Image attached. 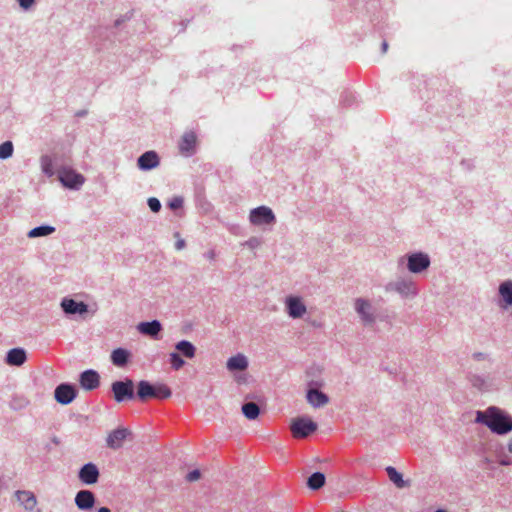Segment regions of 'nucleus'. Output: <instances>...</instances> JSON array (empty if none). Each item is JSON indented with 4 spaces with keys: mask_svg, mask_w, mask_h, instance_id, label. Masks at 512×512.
Returning a JSON list of instances; mask_svg holds the SVG:
<instances>
[{
    "mask_svg": "<svg viewBox=\"0 0 512 512\" xmlns=\"http://www.w3.org/2000/svg\"><path fill=\"white\" fill-rule=\"evenodd\" d=\"M183 204V200L180 197H175L169 202V207L173 210L180 208Z\"/></svg>",
    "mask_w": 512,
    "mask_h": 512,
    "instance_id": "nucleus-37",
    "label": "nucleus"
},
{
    "mask_svg": "<svg viewBox=\"0 0 512 512\" xmlns=\"http://www.w3.org/2000/svg\"><path fill=\"white\" fill-rule=\"evenodd\" d=\"M499 293L507 305H512V282L506 281L499 287Z\"/></svg>",
    "mask_w": 512,
    "mask_h": 512,
    "instance_id": "nucleus-29",
    "label": "nucleus"
},
{
    "mask_svg": "<svg viewBox=\"0 0 512 512\" xmlns=\"http://www.w3.org/2000/svg\"><path fill=\"white\" fill-rule=\"evenodd\" d=\"M288 314L292 318H300L306 313V306L299 297H288L286 300Z\"/></svg>",
    "mask_w": 512,
    "mask_h": 512,
    "instance_id": "nucleus-13",
    "label": "nucleus"
},
{
    "mask_svg": "<svg viewBox=\"0 0 512 512\" xmlns=\"http://www.w3.org/2000/svg\"><path fill=\"white\" fill-rule=\"evenodd\" d=\"M185 247V241L183 239H179L177 240V242L175 243V248L177 250H181Z\"/></svg>",
    "mask_w": 512,
    "mask_h": 512,
    "instance_id": "nucleus-40",
    "label": "nucleus"
},
{
    "mask_svg": "<svg viewBox=\"0 0 512 512\" xmlns=\"http://www.w3.org/2000/svg\"><path fill=\"white\" fill-rule=\"evenodd\" d=\"M472 385L479 390H484L487 387L485 379L480 376H473L471 379Z\"/></svg>",
    "mask_w": 512,
    "mask_h": 512,
    "instance_id": "nucleus-34",
    "label": "nucleus"
},
{
    "mask_svg": "<svg viewBox=\"0 0 512 512\" xmlns=\"http://www.w3.org/2000/svg\"><path fill=\"white\" fill-rule=\"evenodd\" d=\"M476 422L486 425L492 432L503 435L512 430V417L497 407L478 411Z\"/></svg>",
    "mask_w": 512,
    "mask_h": 512,
    "instance_id": "nucleus-1",
    "label": "nucleus"
},
{
    "mask_svg": "<svg viewBox=\"0 0 512 512\" xmlns=\"http://www.w3.org/2000/svg\"><path fill=\"white\" fill-rule=\"evenodd\" d=\"M61 306L67 314H84L88 311V306L84 302H76L73 299H64Z\"/></svg>",
    "mask_w": 512,
    "mask_h": 512,
    "instance_id": "nucleus-17",
    "label": "nucleus"
},
{
    "mask_svg": "<svg viewBox=\"0 0 512 512\" xmlns=\"http://www.w3.org/2000/svg\"><path fill=\"white\" fill-rule=\"evenodd\" d=\"M205 257L209 260V261H213L215 260L216 258V252L214 249H210L209 251H207L205 253Z\"/></svg>",
    "mask_w": 512,
    "mask_h": 512,
    "instance_id": "nucleus-39",
    "label": "nucleus"
},
{
    "mask_svg": "<svg viewBox=\"0 0 512 512\" xmlns=\"http://www.w3.org/2000/svg\"><path fill=\"white\" fill-rule=\"evenodd\" d=\"M130 435L127 428H118L111 431L106 438V445L111 449H119L123 446L125 439Z\"/></svg>",
    "mask_w": 512,
    "mask_h": 512,
    "instance_id": "nucleus-8",
    "label": "nucleus"
},
{
    "mask_svg": "<svg viewBox=\"0 0 512 512\" xmlns=\"http://www.w3.org/2000/svg\"><path fill=\"white\" fill-rule=\"evenodd\" d=\"M79 382L83 389L91 391L100 385V376L94 370H86L81 373Z\"/></svg>",
    "mask_w": 512,
    "mask_h": 512,
    "instance_id": "nucleus-12",
    "label": "nucleus"
},
{
    "mask_svg": "<svg viewBox=\"0 0 512 512\" xmlns=\"http://www.w3.org/2000/svg\"><path fill=\"white\" fill-rule=\"evenodd\" d=\"M242 412L247 419L254 420L259 416L260 409L256 403L248 402L242 406Z\"/></svg>",
    "mask_w": 512,
    "mask_h": 512,
    "instance_id": "nucleus-26",
    "label": "nucleus"
},
{
    "mask_svg": "<svg viewBox=\"0 0 512 512\" xmlns=\"http://www.w3.org/2000/svg\"><path fill=\"white\" fill-rule=\"evenodd\" d=\"M99 478V470L93 463L85 464L79 471V479L87 485L95 484Z\"/></svg>",
    "mask_w": 512,
    "mask_h": 512,
    "instance_id": "nucleus-11",
    "label": "nucleus"
},
{
    "mask_svg": "<svg viewBox=\"0 0 512 512\" xmlns=\"http://www.w3.org/2000/svg\"><path fill=\"white\" fill-rule=\"evenodd\" d=\"M55 399L58 403L67 405L76 397V390L72 385L60 384L54 392Z\"/></svg>",
    "mask_w": 512,
    "mask_h": 512,
    "instance_id": "nucleus-9",
    "label": "nucleus"
},
{
    "mask_svg": "<svg viewBox=\"0 0 512 512\" xmlns=\"http://www.w3.org/2000/svg\"><path fill=\"white\" fill-rule=\"evenodd\" d=\"M18 1H19V5L23 9H29L35 2V0H18Z\"/></svg>",
    "mask_w": 512,
    "mask_h": 512,
    "instance_id": "nucleus-38",
    "label": "nucleus"
},
{
    "mask_svg": "<svg viewBox=\"0 0 512 512\" xmlns=\"http://www.w3.org/2000/svg\"><path fill=\"white\" fill-rule=\"evenodd\" d=\"M430 265V259L426 254L415 253L408 257V269L412 273H420Z\"/></svg>",
    "mask_w": 512,
    "mask_h": 512,
    "instance_id": "nucleus-7",
    "label": "nucleus"
},
{
    "mask_svg": "<svg viewBox=\"0 0 512 512\" xmlns=\"http://www.w3.org/2000/svg\"><path fill=\"white\" fill-rule=\"evenodd\" d=\"M248 367L247 358L242 354L230 357L227 361V368L230 371H243Z\"/></svg>",
    "mask_w": 512,
    "mask_h": 512,
    "instance_id": "nucleus-20",
    "label": "nucleus"
},
{
    "mask_svg": "<svg viewBox=\"0 0 512 512\" xmlns=\"http://www.w3.org/2000/svg\"><path fill=\"white\" fill-rule=\"evenodd\" d=\"M17 502L28 512L35 510L37 499L33 492L28 490H17L14 493Z\"/></svg>",
    "mask_w": 512,
    "mask_h": 512,
    "instance_id": "nucleus-10",
    "label": "nucleus"
},
{
    "mask_svg": "<svg viewBox=\"0 0 512 512\" xmlns=\"http://www.w3.org/2000/svg\"><path fill=\"white\" fill-rule=\"evenodd\" d=\"M200 477H201V473H200V471H199L198 469H195V470H193V471L189 472V473L186 475V477H185V478H186V480H187L188 482H194V481L199 480V479H200Z\"/></svg>",
    "mask_w": 512,
    "mask_h": 512,
    "instance_id": "nucleus-36",
    "label": "nucleus"
},
{
    "mask_svg": "<svg viewBox=\"0 0 512 512\" xmlns=\"http://www.w3.org/2000/svg\"><path fill=\"white\" fill-rule=\"evenodd\" d=\"M176 350L179 351L186 358L192 359L196 354L195 346L186 340L178 342L175 346Z\"/></svg>",
    "mask_w": 512,
    "mask_h": 512,
    "instance_id": "nucleus-24",
    "label": "nucleus"
},
{
    "mask_svg": "<svg viewBox=\"0 0 512 512\" xmlns=\"http://www.w3.org/2000/svg\"><path fill=\"white\" fill-rule=\"evenodd\" d=\"M155 388L148 381L142 380L138 383L137 386V397L141 401H146L150 398H154L155 396Z\"/></svg>",
    "mask_w": 512,
    "mask_h": 512,
    "instance_id": "nucleus-18",
    "label": "nucleus"
},
{
    "mask_svg": "<svg viewBox=\"0 0 512 512\" xmlns=\"http://www.w3.org/2000/svg\"><path fill=\"white\" fill-rule=\"evenodd\" d=\"M388 46H389V45H388L387 41H383V42H382L381 49H382V53H383V54H385V53L387 52V50H388Z\"/></svg>",
    "mask_w": 512,
    "mask_h": 512,
    "instance_id": "nucleus-41",
    "label": "nucleus"
},
{
    "mask_svg": "<svg viewBox=\"0 0 512 512\" xmlns=\"http://www.w3.org/2000/svg\"><path fill=\"white\" fill-rule=\"evenodd\" d=\"M55 231V228L52 226H39L31 229L28 232L29 238H36L41 236H47Z\"/></svg>",
    "mask_w": 512,
    "mask_h": 512,
    "instance_id": "nucleus-30",
    "label": "nucleus"
},
{
    "mask_svg": "<svg viewBox=\"0 0 512 512\" xmlns=\"http://www.w3.org/2000/svg\"><path fill=\"white\" fill-rule=\"evenodd\" d=\"M13 153V144L10 141H6L0 145V159H7Z\"/></svg>",
    "mask_w": 512,
    "mask_h": 512,
    "instance_id": "nucleus-32",
    "label": "nucleus"
},
{
    "mask_svg": "<svg viewBox=\"0 0 512 512\" xmlns=\"http://www.w3.org/2000/svg\"><path fill=\"white\" fill-rule=\"evenodd\" d=\"M155 388V396L154 398H158V399H167L171 396V390L169 389V387L165 384H159V385H156L154 386Z\"/></svg>",
    "mask_w": 512,
    "mask_h": 512,
    "instance_id": "nucleus-31",
    "label": "nucleus"
},
{
    "mask_svg": "<svg viewBox=\"0 0 512 512\" xmlns=\"http://www.w3.org/2000/svg\"><path fill=\"white\" fill-rule=\"evenodd\" d=\"M309 488L317 490L325 484V476L323 473L315 472L309 478L307 482Z\"/></svg>",
    "mask_w": 512,
    "mask_h": 512,
    "instance_id": "nucleus-28",
    "label": "nucleus"
},
{
    "mask_svg": "<svg viewBox=\"0 0 512 512\" xmlns=\"http://www.w3.org/2000/svg\"><path fill=\"white\" fill-rule=\"evenodd\" d=\"M290 430L294 438H306L317 430V424L309 418L297 417L291 420Z\"/></svg>",
    "mask_w": 512,
    "mask_h": 512,
    "instance_id": "nucleus-2",
    "label": "nucleus"
},
{
    "mask_svg": "<svg viewBox=\"0 0 512 512\" xmlns=\"http://www.w3.org/2000/svg\"><path fill=\"white\" fill-rule=\"evenodd\" d=\"M148 206L153 212H158L161 209L160 201L154 197L148 199Z\"/></svg>",
    "mask_w": 512,
    "mask_h": 512,
    "instance_id": "nucleus-35",
    "label": "nucleus"
},
{
    "mask_svg": "<svg viewBox=\"0 0 512 512\" xmlns=\"http://www.w3.org/2000/svg\"><path fill=\"white\" fill-rule=\"evenodd\" d=\"M436 512H446V511L443 509H438Z\"/></svg>",
    "mask_w": 512,
    "mask_h": 512,
    "instance_id": "nucleus-44",
    "label": "nucleus"
},
{
    "mask_svg": "<svg viewBox=\"0 0 512 512\" xmlns=\"http://www.w3.org/2000/svg\"><path fill=\"white\" fill-rule=\"evenodd\" d=\"M61 183L68 188H77L84 183V177L71 169H62L58 174Z\"/></svg>",
    "mask_w": 512,
    "mask_h": 512,
    "instance_id": "nucleus-5",
    "label": "nucleus"
},
{
    "mask_svg": "<svg viewBox=\"0 0 512 512\" xmlns=\"http://www.w3.org/2000/svg\"><path fill=\"white\" fill-rule=\"evenodd\" d=\"M508 450L512 453V439L508 442Z\"/></svg>",
    "mask_w": 512,
    "mask_h": 512,
    "instance_id": "nucleus-43",
    "label": "nucleus"
},
{
    "mask_svg": "<svg viewBox=\"0 0 512 512\" xmlns=\"http://www.w3.org/2000/svg\"><path fill=\"white\" fill-rule=\"evenodd\" d=\"M98 512H110V510L107 507H101L98 509Z\"/></svg>",
    "mask_w": 512,
    "mask_h": 512,
    "instance_id": "nucleus-42",
    "label": "nucleus"
},
{
    "mask_svg": "<svg viewBox=\"0 0 512 512\" xmlns=\"http://www.w3.org/2000/svg\"><path fill=\"white\" fill-rule=\"evenodd\" d=\"M386 472L390 481H392L398 488L406 486V482L403 480L402 475L394 467H387Z\"/></svg>",
    "mask_w": 512,
    "mask_h": 512,
    "instance_id": "nucleus-27",
    "label": "nucleus"
},
{
    "mask_svg": "<svg viewBox=\"0 0 512 512\" xmlns=\"http://www.w3.org/2000/svg\"><path fill=\"white\" fill-rule=\"evenodd\" d=\"M138 329L143 334L155 336L160 332L161 324L156 320L151 322H142L139 324Z\"/></svg>",
    "mask_w": 512,
    "mask_h": 512,
    "instance_id": "nucleus-22",
    "label": "nucleus"
},
{
    "mask_svg": "<svg viewBox=\"0 0 512 512\" xmlns=\"http://www.w3.org/2000/svg\"><path fill=\"white\" fill-rule=\"evenodd\" d=\"M75 503L81 510L91 509L95 503L94 494L89 490H81L76 494Z\"/></svg>",
    "mask_w": 512,
    "mask_h": 512,
    "instance_id": "nucleus-15",
    "label": "nucleus"
},
{
    "mask_svg": "<svg viewBox=\"0 0 512 512\" xmlns=\"http://www.w3.org/2000/svg\"><path fill=\"white\" fill-rule=\"evenodd\" d=\"M197 137L194 132H186L179 143L180 152L184 155H191L195 151Z\"/></svg>",
    "mask_w": 512,
    "mask_h": 512,
    "instance_id": "nucleus-14",
    "label": "nucleus"
},
{
    "mask_svg": "<svg viewBox=\"0 0 512 512\" xmlns=\"http://www.w3.org/2000/svg\"><path fill=\"white\" fill-rule=\"evenodd\" d=\"M111 389L114 395V399L118 403L134 398V383L130 379L113 382Z\"/></svg>",
    "mask_w": 512,
    "mask_h": 512,
    "instance_id": "nucleus-3",
    "label": "nucleus"
},
{
    "mask_svg": "<svg viewBox=\"0 0 512 512\" xmlns=\"http://www.w3.org/2000/svg\"><path fill=\"white\" fill-rule=\"evenodd\" d=\"M395 289L400 294L409 296L416 294V288L411 281L401 280L395 283Z\"/></svg>",
    "mask_w": 512,
    "mask_h": 512,
    "instance_id": "nucleus-25",
    "label": "nucleus"
},
{
    "mask_svg": "<svg viewBox=\"0 0 512 512\" xmlns=\"http://www.w3.org/2000/svg\"><path fill=\"white\" fill-rule=\"evenodd\" d=\"M26 360V353L23 349L20 348H13L11 349L8 354L6 361L9 365L14 366H20L22 365Z\"/></svg>",
    "mask_w": 512,
    "mask_h": 512,
    "instance_id": "nucleus-21",
    "label": "nucleus"
},
{
    "mask_svg": "<svg viewBox=\"0 0 512 512\" xmlns=\"http://www.w3.org/2000/svg\"><path fill=\"white\" fill-rule=\"evenodd\" d=\"M355 310L361 317L362 322L365 325H372L375 321V316L371 304L362 298H358L355 301Z\"/></svg>",
    "mask_w": 512,
    "mask_h": 512,
    "instance_id": "nucleus-6",
    "label": "nucleus"
},
{
    "mask_svg": "<svg viewBox=\"0 0 512 512\" xmlns=\"http://www.w3.org/2000/svg\"><path fill=\"white\" fill-rule=\"evenodd\" d=\"M249 219L253 225L257 226L275 222L273 211L266 206H260L251 210Z\"/></svg>",
    "mask_w": 512,
    "mask_h": 512,
    "instance_id": "nucleus-4",
    "label": "nucleus"
},
{
    "mask_svg": "<svg viewBox=\"0 0 512 512\" xmlns=\"http://www.w3.org/2000/svg\"><path fill=\"white\" fill-rule=\"evenodd\" d=\"M129 358V352L123 348L115 349L111 354V361L115 366L122 367L126 365Z\"/></svg>",
    "mask_w": 512,
    "mask_h": 512,
    "instance_id": "nucleus-23",
    "label": "nucleus"
},
{
    "mask_svg": "<svg viewBox=\"0 0 512 512\" xmlns=\"http://www.w3.org/2000/svg\"><path fill=\"white\" fill-rule=\"evenodd\" d=\"M170 363L172 368L176 371L181 369L185 364L184 360L180 357L179 353L177 352H172L170 354Z\"/></svg>",
    "mask_w": 512,
    "mask_h": 512,
    "instance_id": "nucleus-33",
    "label": "nucleus"
},
{
    "mask_svg": "<svg viewBox=\"0 0 512 512\" xmlns=\"http://www.w3.org/2000/svg\"><path fill=\"white\" fill-rule=\"evenodd\" d=\"M35 512H41L39 509L35 510Z\"/></svg>",
    "mask_w": 512,
    "mask_h": 512,
    "instance_id": "nucleus-45",
    "label": "nucleus"
},
{
    "mask_svg": "<svg viewBox=\"0 0 512 512\" xmlns=\"http://www.w3.org/2000/svg\"><path fill=\"white\" fill-rule=\"evenodd\" d=\"M159 165V157L154 151H147L138 158V166L142 170H150Z\"/></svg>",
    "mask_w": 512,
    "mask_h": 512,
    "instance_id": "nucleus-16",
    "label": "nucleus"
},
{
    "mask_svg": "<svg viewBox=\"0 0 512 512\" xmlns=\"http://www.w3.org/2000/svg\"><path fill=\"white\" fill-rule=\"evenodd\" d=\"M307 401L313 407H321L328 403V397L317 389H310L307 393Z\"/></svg>",
    "mask_w": 512,
    "mask_h": 512,
    "instance_id": "nucleus-19",
    "label": "nucleus"
}]
</instances>
